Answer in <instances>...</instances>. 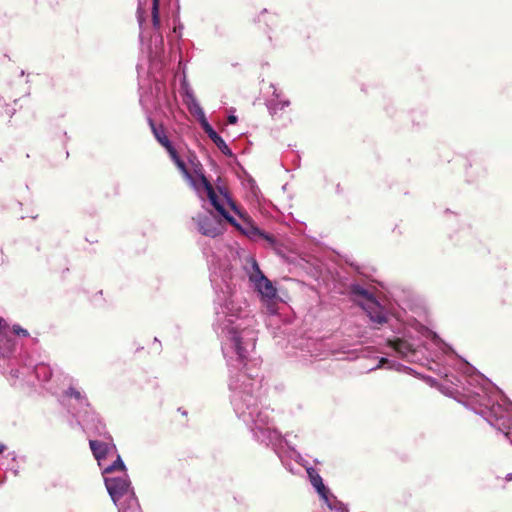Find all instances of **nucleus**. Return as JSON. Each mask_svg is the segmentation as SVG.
Wrapping results in <instances>:
<instances>
[{"label": "nucleus", "mask_w": 512, "mask_h": 512, "mask_svg": "<svg viewBox=\"0 0 512 512\" xmlns=\"http://www.w3.org/2000/svg\"><path fill=\"white\" fill-rule=\"evenodd\" d=\"M192 115H194L196 117V119L198 120L200 125L202 123H204L205 121H207L205 112H204V110L202 108H200L198 110H195V112L192 113Z\"/></svg>", "instance_id": "30"}, {"label": "nucleus", "mask_w": 512, "mask_h": 512, "mask_svg": "<svg viewBox=\"0 0 512 512\" xmlns=\"http://www.w3.org/2000/svg\"><path fill=\"white\" fill-rule=\"evenodd\" d=\"M11 455H12V460L14 461L16 459V454L13 452V453H11Z\"/></svg>", "instance_id": "36"}, {"label": "nucleus", "mask_w": 512, "mask_h": 512, "mask_svg": "<svg viewBox=\"0 0 512 512\" xmlns=\"http://www.w3.org/2000/svg\"><path fill=\"white\" fill-rule=\"evenodd\" d=\"M210 281L215 290L214 330L223 339L225 357L235 356L236 364L230 370V401L236 416L250 429L253 438L271 447L280 459V449L287 441L276 429L272 411L262 406V377L257 360H248L257 339L255 319L248 304L236 291L232 269L228 262L210 267Z\"/></svg>", "instance_id": "1"}, {"label": "nucleus", "mask_w": 512, "mask_h": 512, "mask_svg": "<svg viewBox=\"0 0 512 512\" xmlns=\"http://www.w3.org/2000/svg\"><path fill=\"white\" fill-rule=\"evenodd\" d=\"M201 127L210 139H212L214 136L218 134L211 126V124L208 122V120L202 123Z\"/></svg>", "instance_id": "28"}, {"label": "nucleus", "mask_w": 512, "mask_h": 512, "mask_svg": "<svg viewBox=\"0 0 512 512\" xmlns=\"http://www.w3.org/2000/svg\"><path fill=\"white\" fill-rule=\"evenodd\" d=\"M170 158L172 159V161L174 162V164L177 166V168L181 171V173L183 174V176L185 178H191V173L190 171L188 170L187 166H186V163L184 162V160L179 156L177 150L175 149V147L172 148V150H169L167 151Z\"/></svg>", "instance_id": "20"}, {"label": "nucleus", "mask_w": 512, "mask_h": 512, "mask_svg": "<svg viewBox=\"0 0 512 512\" xmlns=\"http://www.w3.org/2000/svg\"><path fill=\"white\" fill-rule=\"evenodd\" d=\"M6 449V446L3 443H0V454L3 453Z\"/></svg>", "instance_id": "35"}, {"label": "nucleus", "mask_w": 512, "mask_h": 512, "mask_svg": "<svg viewBox=\"0 0 512 512\" xmlns=\"http://www.w3.org/2000/svg\"><path fill=\"white\" fill-rule=\"evenodd\" d=\"M227 223L231 224L233 227H235L238 231H240L242 234L246 235V232L249 230V226H253V223L245 220L243 224L237 222V220L234 218L233 221H226Z\"/></svg>", "instance_id": "27"}, {"label": "nucleus", "mask_w": 512, "mask_h": 512, "mask_svg": "<svg viewBox=\"0 0 512 512\" xmlns=\"http://www.w3.org/2000/svg\"><path fill=\"white\" fill-rule=\"evenodd\" d=\"M505 481H506V482H510V481H512V473H508V474H506V476H505Z\"/></svg>", "instance_id": "34"}, {"label": "nucleus", "mask_w": 512, "mask_h": 512, "mask_svg": "<svg viewBox=\"0 0 512 512\" xmlns=\"http://www.w3.org/2000/svg\"><path fill=\"white\" fill-rule=\"evenodd\" d=\"M463 390V403L501 431L512 444V402L487 377L467 361L462 375L455 378Z\"/></svg>", "instance_id": "2"}, {"label": "nucleus", "mask_w": 512, "mask_h": 512, "mask_svg": "<svg viewBox=\"0 0 512 512\" xmlns=\"http://www.w3.org/2000/svg\"><path fill=\"white\" fill-rule=\"evenodd\" d=\"M12 330H13V333L18 336H23V337L29 336V332L26 329L22 328L18 324L13 325Z\"/></svg>", "instance_id": "29"}, {"label": "nucleus", "mask_w": 512, "mask_h": 512, "mask_svg": "<svg viewBox=\"0 0 512 512\" xmlns=\"http://www.w3.org/2000/svg\"><path fill=\"white\" fill-rule=\"evenodd\" d=\"M120 470L122 473H126V466L122 460V458L118 455L116 460L103 468V475L105 476H111L113 472Z\"/></svg>", "instance_id": "25"}, {"label": "nucleus", "mask_w": 512, "mask_h": 512, "mask_svg": "<svg viewBox=\"0 0 512 512\" xmlns=\"http://www.w3.org/2000/svg\"><path fill=\"white\" fill-rule=\"evenodd\" d=\"M237 120H238V118H237V116H236V115H234V114H230V115L228 116V119H227V121H228V123H229V124H236V123H237Z\"/></svg>", "instance_id": "32"}, {"label": "nucleus", "mask_w": 512, "mask_h": 512, "mask_svg": "<svg viewBox=\"0 0 512 512\" xmlns=\"http://www.w3.org/2000/svg\"><path fill=\"white\" fill-rule=\"evenodd\" d=\"M251 240H258V239H264L268 243L273 244L275 242L274 237L264 231H262L259 227L255 226H249L248 232H246V235Z\"/></svg>", "instance_id": "19"}, {"label": "nucleus", "mask_w": 512, "mask_h": 512, "mask_svg": "<svg viewBox=\"0 0 512 512\" xmlns=\"http://www.w3.org/2000/svg\"><path fill=\"white\" fill-rule=\"evenodd\" d=\"M202 235L215 238L223 233V222L225 219L220 214H214L211 210L199 212L193 218Z\"/></svg>", "instance_id": "5"}, {"label": "nucleus", "mask_w": 512, "mask_h": 512, "mask_svg": "<svg viewBox=\"0 0 512 512\" xmlns=\"http://www.w3.org/2000/svg\"><path fill=\"white\" fill-rule=\"evenodd\" d=\"M146 4V0H138V8H137V20L139 23V27L142 28L144 18V5ZM159 5L160 0H152V24L155 29L160 27V14H159Z\"/></svg>", "instance_id": "9"}, {"label": "nucleus", "mask_w": 512, "mask_h": 512, "mask_svg": "<svg viewBox=\"0 0 512 512\" xmlns=\"http://www.w3.org/2000/svg\"><path fill=\"white\" fill-rule=\"evenodd\" d=\"M113 440H108V442L98 441V440H89V446L93 453V456L97 459L99 465H102V461L106 459L107 455L115 450L116 447L112 442Z\"/></svg>", "instance_id": "8"}, {"label": "nucleus", "mask_w": 512, "mask_h": 512, "mask_svg": "<svg viewBox=\"0 0 512 512\" xmlns=\"http://www.w3.org/2000/svg\"><path fill=\"white\" fill-rule=\"evenodd\" d=\"M33 372H34L35 377L40 382H43V383L48 382L53 375L52 368L48 364H45V363L36 364L34 366Z\"/></svg>", "instance_id": "18"}, {"label": "nucleus", "mask_w": 512, "mask_h": 512, "mask_svg": "<svg viewBox=\"0 0 512 512\" xmlns=\"http://www.w3.org/2000/svg\"><path fill=\"white\" fill-rule=\"evenodd\" d=\"M273 96L274 97L272 99L268 100V102H267L268 111L272 116L276 115L279 111H282L283 109H285L286 107H288L290 105L289 100H281L280 99V95L276 91V89L273 92Z\"/></svg>", "instance_id": "16"}, {"label": "nucleus", "mask_w": 512, "mask_h": 512, "mask_svg": "<svg viewBox=\"0 0 512 512\" xmlns=\"http://www.w3.org/2000/svg\"><path fill=\"white\" fill-rule=\"evenodd\" d=\"M350 293L356 297H361L366 300H374L373 294L358 283L350 285Z\"/></svg>", "instance_id": "24"}, {"label": "nucleus", "mask_w": 512, "mask_h": 512, "mask_svg": "<svg viewBox=\"0 0 512 512\" xmlns=\"http://www.w3.org/2000/svg\"><path fill=\"white\" fill-rule=\"evenodd\" d=\"M404 338L396 337L388 341L393 353L406 361L418 360L419 347L423 345L422 339H430L434 344L441 342L440 337L413 317L405 320Z\"/></svg>", "instance_id": "3"}, {"label": "nucleus", "mask_w": 512, "mask_h": 512, "mask_svg": "<svg viewBox=\"0 0 512 512\" xmlns=\"http://www.w3.org/2000/svg\"><path fill=\"white\" fill-rule=\"evenodd\" d=\"M436 345L439 347L443 346L444 352H447V350H451V348L448 345H446L442 340L440 343H438Z\"/></svg>", "instance_id": "33"}, {"label": "nucleus", "mask_w": 512, "mask_h": 512, "mask_svg": "<svg viewBox=\"0 0 512 512\" xmlns=\"http://www.w3.org/2000/svg\"><path fill=\"white\" fill-rule=\"evenodd\" d=\"M118 512H142L135 492L130 493L118 502Z\"/></svg>", "instance_id": "13"}, {"label": "nucleus", "mask_w": 512, "mask_h": 512, "mask_svg": "<svg viewBox=\"0 0 512 512\" xmlns=\"http://www.w3.org/2000/svg\"><path fill=\"white\" fill-rule=\"evenodd\" d=\"M245 270L249 281L255 291L260 295L261 300L265 302L267 312L271 315L277 314V289L265 274L261 271L257 260L249 257L246 260Z\"/></svg>", "instance_id": "4"}, {"label": "nucleus", "mask_w": 512, "mask_h": 512, "mask_svg": "<svg viewBox=\"0 0 512 512\" xmlns=\"http://www.w3.org/2000/svg\"><path fill=\"white\" fill-rule=\"evenodd\" d=\"M211 141L217 146V148L225 155V156H228V157H233L234 154L232 152V150L229 148V146L226 144V142L224 141V139L219 135L217 134L216 136H214Z\"/></svg>", "instance_id": "26"}, {"label": "nucleus", "mask_w": 512, "mask_h": 512, "mask_svg": "<svg viewBox=\"0 0 512 512\" xmlns=\"http://www.w3.org/2000/svg\"><path fill=\"white\" fill-rule=\"evenodd\" d=\"M210 204L215 208V210L222 216L225 221H233L234 217L225 209L224 205L221 203L218 195L214 191L213 186L205 192Z\"/></svg>", "instance_id": "12"}, {"label": "nucleus", "mask_w": 512, "mask_h": 512, "mask_svg": "<svg viewBox=\"0 0 512 512\" xmlns=\"http://www.w3.org/2000/svg\"><path fill=\"white\" fill-rule=\"evenodd\" d=\"M370 320L377 324L383 325L388 322V314L375 300H373V306L368 311Z\"/></svg>", "instance_id": "15"}, {"label": "nucleus", "mask_w": 512, "mask_h": 512, "mask_svg": "<svg viewBox=\"0 0 512 512\" xmlns=\"http://www.w3.org/2000/svg\"><path fill=\"white\" fill-rule=\"evenodd\" d=\"M182 87H183V89H185L184 102H185L189 112L192 114L195 112V110L202 108L200 106L199 102L197 101V99L195 98L192 90L189 89L185 77L182 82Z\"/></svg>", "instance_id": "17"}, {"label": "nucleus", "mask_w": 512, "mask_h": 512, "mask_svg": "<svg viewBox=\"0 0 512 512\" xmlns=\"http://www.w3.org/2000/svg\"><path fill=\"white\" fill-rule=\"evenodd\" d=\"M309 481L311 485L314 487L319 497L323 501H328V495H330L329 488L323 483V479L317 470L313 467H308L306 469Z\"/></svg>", "instance_id": "10"}, {"label": "nucleus", "mask_w": 512, "mask_h": 512, "mask_svg": "<svg viewBox=\"0 0 512 512\" xmlns=\"http://www.w3.org/2000/svg\"><path fill=\"white\" fill-rule=\"evenodd\" d=\"M104 482L115 505H118L120 500L134 492L127 473H123L122 476H105Z\"/></svg>", "instance_id": "6"}, {"label": "nucleus", "mask_w": 512, "mask_h": 512, "mask_svg": "<svg viewBox=\"0 0 512 512\" xmlns=\"http://www.w3.org/2000/svg\"><path fill=\"white\" fill-rule=\"evenodd\" d=\"M64 395L68 398H74L82 406H86L87 408L90 406L86 396L82 393V391L73 386H70L64 392Z\"/></svg>", "instance_id": "21"}, {"label": "nucleus", "mask_w": 512, "mask_h": 512, "mask_svg": "<svg viewBox=\"0 0 512 512\" xmlns=\"http://www.w3.org/2000/svg\"><path fill=\"white\" fill-rule=\"evenodd\" d=\"M14 475H18V470L14 469Z\"/></svg>", "instance_id": "37"}, {"label": "nucleus", "mask_w": 512, "mask_h": 512, "mask_svg": "<svg viewBox=\"0 0 512 512\" xmlns=\"http://www.w3.org/2000/svg\"><path fill=\"white\" fill-rule=\"evenodd\" d=\"M228 203L231 207V209L236 213L238 214L240 217H242V214L240 212V210L238 209V207L236 206V204L230 199L228 198Z\"/></svg>", "instance_id": "31"}, {"label": "nucleus", "mask_w": 512, "mask_h": 512, "mask_svg": "<svg viewBox=\"0 0 512 512\" xmlns=\"http://www.w3.org/2000/svg\"><path fill=\"white\" fill-rule=\"evenodd\" d=\"M378 368H385L390 370H397L400 371L404 366L395 360L389 359L388 357H381L378 361V364L376 367H373L370 369V371H373Z\"/></svg>", "instance_id": "23"}, {"label": "nucleus", "mask_w": 512, "mask_h": 512, "mask_svg": "<svg viewBox=\"0 0 512 512\" xmlns=\"http://www.w3.org/2000/svg\"><path fill=\"white\" fill-rule=\"evenodd\" d=\"M185 179L189 181L190 185L195 189L201 198L202 195L212 187L211 183L203 174H199L197 176H193L191 174V178Z\"/></svg>", "instance_id": "14"}, {"label": "nucleus", "mask_w": 512, "mask_h": 512, "mask_svg": "<svg viewBox=\"0 0 512 512\" xmlns=\"http://www.w3.org/2000/svg\"><path fill=\"white\" fill-rule=\"evenodd\" d=\"M83 422L85 425V428L94 433L95 435H98L100 437H103L105 440H112L111 435L106 429V425L102 421V419L99 417L98 414H96L94 411H85V414L83 416Z\"/></svg>", "instance_id": "7"}, {"label": "nucleus", "mask_w": 512, "mask_h": 512, "mask_svg": "<svg viewBox=\"0 0 512 512\" xmlns=\"http://www.w3.org/2000/svg\"><path fill=\"white\" fill-rule=\"evenodd\" d=\"M324 503L330 510L335 512H349L347 505L338 500L337 497L331 493L328 495V501H324Z\"/></svg>", "instance_id": "22"}, {"label": "nucleus", "mask_w": 512, "mask_h": 512, "mask_svg": "<svg viewBox=\"0 0 512 512\" xmlns=\"http://www.w3.org/2000/svg\"><path fill=\"white\" fill-rule=\"evenodd\" d=\"M148 123L151 131L156 140L167 150H172L174 147L172 142L169 140L166 130L163 125H156L152 118H148Z\"/></svg>", "instance_id": "11"}]
</instances>
